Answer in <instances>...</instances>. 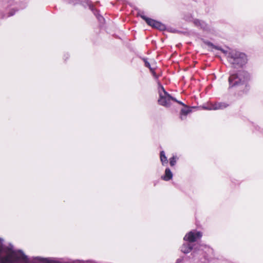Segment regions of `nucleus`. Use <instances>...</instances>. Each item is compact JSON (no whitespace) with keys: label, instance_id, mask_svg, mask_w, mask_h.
<instances>
[{"label":"nucleus","instance_id":"obj_12","mask_svg":"<svg viewBox=\"0 0 263 263\" xmlns=\"http://www.w3.org/2000/svg\"><path fill=\"white\" fill-rule=\"evenodd\" d=\"M160 160L163 165H165L168 163L167 157L165 156L163 151L160 152Z\"/></svg>","mask_w":263,"mask_h":263},{"label":"nucleus","instance_id":"obj_8","mask_svg":"<svg viewBox=\"0 0 263 263\" xmlns=\"http://www.w3.org/2000/svg\"><path fill=\"white\" fill-rule=\"evenodd\" d=\"M191 111L192 109L191 108L185 106V107L181 109L180 111V119L181 120L185 119L186 116L190 114Z\"/></svg>","mask_w":263,"mask_h":263},{"label":"nucleus","instance_id":"obj_4","mask_svg":"<svg viewBox=\"0 0 263 263\" xmlns=\"http://www.w3.org/2000/svg\"><path fill=\"white\" fill-rule=\"evenodd\" d=\"M159 98L158 103L165 107H169L171 105L172 101H177V100L172 97L166 92L163 86L160 85L158 88Z\"/></svg>","mask_w":263,"mask_h":263},{"label":"nucleus","instance_id":"obj_18","mask_svg":"<svg viewBox=\"0 0 263 263\" xmlns=\"http://www.w3.org/2000/svg\"><path fill=\"white\" fill-rule=\"evenodd\" d=\"M13 1L14 0H3L4 3L8 4L9 5H11L13 3Z\"/></svg>","mask_w":263,"mask_h":263},{"label":"nucleus","instance_id":"obj_16","mask_svg":"<svg viewBox=\"0 0 263 263\" xmlns=\"http://www.w3.org/2000/svg\"><path fill=\"white\" fill-rule=\"evenodd\" d=\"M143 60H144V62L145 63V66L146 67H148L151 71H152V68L151 67V65L149 63V62L145 59H144Z\"/></svg>","mask_w":263,"mask_h":263},{"label":"nucleus","instance_id":"obj_14","mask_svg":"<svg viewBox=\"0 0 263 263\" xmlns=\"http://www.w3.org/2000/svg\"><path fill=\"white\" fill-rule=\"evenodd\" d=\"M43 261L44 263H59L58 261L49 258H44Z\"/></svg>","mask_w":263,"mask_h":263},{"label":"nucleus","instance_id":"obj_6","mask_svg":"<svg viewBox=\"0 0 263 263\" xmlns=\"http://www.w3.org/2000/svg\"><path fill=\"white\" fill-rule=\"evenodd\" d=\"M202 236V232L197 231H191L186 234L183 240L189 242H194L200 239Z\"/></svg>","mask_w":263,"mask_h":263},{"label":"nucleus","instance_id":"obj_21","mask_svg":"<svg viewBox=\"0 0 263 263\" xmlns=\"http://www.w3.org/2000/svg\"><path fill=\"white\" fill-rule=\"evenodd\" d=\"M175 102L185 106L184 104L180 101L177 100V101Z\"/></svg>","mask_w":263,"mask_h":263},{"label":"nucleus","instance_id":"obj_10","mask_svg":"<svg viewBox=\"0 0 263 263\" xmlns=\"http://www.w3.org/2000/svg\"><path fill=\"white\" fill-rule=\"evenodd\" d=\"M173 174L168 168H166L165 171V174L162 176V179L165 181H168L172 178Z\"/></svg>","mask_w":263,"mask_h":263},{"label":"nucleus","instance_id":"obj_19","mask_svg":"<svg viewBox=\"0 0 263 263\" xmlns=\"http://www.w3.org/2000/svg\"><path fill=\"white\" fill-rule=\"evenodd\" d=\"M152 73H153V75L154 76V77H155V78H157V76L156 75V73L155 72V71H154V69L152 68V71H151Z\"/></svg>","mask_w":263,"mask_h":263},{"label":"nucleus","instance_id":"obj_3","mask_svg":"<svg viewBox=\"0 0 263 263\" xmlns=\"http://www.w3.org/2000/svg\"><path fill=\"white\" fill-rule=\"evenodd\" d=\"M19 260L17 254L13 251H6L0 241V263H15Z\"/></svg>","mask_w":263,"mask_h":263},{"label":"nucleus","instance_id":"obj_2","mask_svg":"<svg viewBox=\"0 0 263 263\" xmlns=\"http://www.w3.org/2000/svg\"><path fill=\"white\" fill-rule=\"evenodd\" d=\"M249 74L245 71H239L236 73H231L229 78V88L243 84L249 79Z\"/></svg>","mask_w":263,"mask_h":263},{"label":"nucleus","instance_id":"obj_13","mask_svg":"<svg viewBox=\"0 0 263 263\" xmlns=\"http://www.w3.org/2000/svg\"><path fill=\"white\" fill-rule=\"evenodd\" d=\"M216 107V104L215 103H211L207 105L206 106H204L203 108L207 110H216V108H215Z\"/></svg>","mask_w":263,"mask_h":263},{"label":"nucleus","instance_id":"obj_17","mask_svg":"<svg viewBox=\"0 0 263 263\" xmlns=\"http://www.w3.org/2000/svg\"><path fill=\"white\" fill-rule=\"evenodd\" d=\"M89 8L93 12L94 14L97 15V14L96 13V10L94 9L93 6L92 4L89 5Z\"/></svg>","mask_w":263,"mask_h":263},{"label":"nucleus","instance_id":"obj_7","mask_svg":"<svg viewBox=\"0 0 263 263\" xmlns=\"http://www.w3.org/2000/svg\"><path fill=\"white\" fill-rule=\"evenodd\" d=\"M193 23L196 26L203 30L207 31L210 29L209 26L203 21L198 20H195Z\"/></svg>","mask_w":263,"mask_h":263},{"label":"nucleus","instance_id":"obj_5","mask_svg":"<svg viewBox=\"0 0 263 263\" xmlns=\"http://www.w3.org/2000/svg\"><path fill=\"white\" fill-rule=\"evenodd\" d=\"M138 15H139L143 20H144L148 25L154 28H157L160 30H163L165 29V25L159 22L148 18L142 14L138 13Z\"/></svg>","mask_w":263,"mask_h":263},{"label":"nucleus","instance_id":"obj_20","mask_svg":"<svg viewBox=\"0 0 263 263\" xmlns=\"http://www.w3.org/2000/svg\"><path fill=\"white\" fill-rule=\"evenodd\" d=\"M209 46H212L213 45L212 43L209 42H205Z\"/></svg>","mask_w":263,"mask_h":263},{"label":"nucleus","instance_id":"obj_15","mask_svg":"<svg viewBox=\"0 0 263 263\" xmlns=\"http://www.w3.org/2000/svg\"><path fill=\"white\" fill-rule=\"evenodd\" d=\"M176 158L174 157H172L170 159V164L171 166H173L176 164Z\"/></svg>","mask_w":263,"mask_h":263},{"label":"nucleus","instance_id":"obj_11","mask_svg":"<svg viewBox=\"0 0 263 263\" xmlns=\"http://www.w3.org/2000/svg\"><path fill=\"white\" fill-rule=\"evenodd\" d=\"M216 110L223 109L229 106V104L224 102H215Z\"/></svg>","mask_w":263,"mask_h":263},{"label":"nucleus","instance_id":"obj_9","mask_svg":"<svg viewBox=\"0 0 263 263\" xmlns=\"http://www.w3.org/2000/svg\"><path fill=\"white\" fill-rule=\"evenodd\" d=\"M193 249V247L190 243H184L181 247V251L184 253H189Z\"/></svg>","mask_w":263,"mask_h":263},{"label":"nucleus","instance_id":"obj_1","mask_svg":"<svg viewBox=\"0 0 263 263\" xmlns=\"http://www.w3.org/2000/svg\"><path fill=\"white\" fill-rule=\"evenodd\" d=\"M228 61L234 68L242 67L247 63V59L245 53L233 50L228 55Z\"/></svg>","mask_w":263,"mask_h":263}]
</instances>
